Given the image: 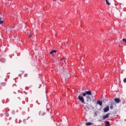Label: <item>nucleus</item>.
<instances>
[{
    "instance_id": "obj_1",
    "label": "nucleus",
    "mask_w": 126,
    "mask_h": 126,
    "mask_svg": "<svg viewBox=\"0 0 126 126\" xmlns=\"http://www.w3.org/2000/svg\"><path fill=\"white\" fill-rule=\"evenodd\" d=\"M82 95L83 97H86L87 102H91L92 101V99H91V97H90L92 96V92H91V91H86L83 93Z\"/></svg>"
},
{
    "instance_id": "obj_2",
    "label": "nucleus",
    "mask_w": 126,
    "mask_h": 126,
    "mask_svg": "<svg viewBox=\"0 0 126 126\" xmlns=\"http://www.w3.org/2000/svg\"><path fill=\"white\" fill-rule=\"evenodd\" d=\"M78 99L80 101V102H81V103H82V104H85V102L84 100V98L83 97V96H81L80 95L78 96Z\"/></svg>"
},
{
    "instance_id": "obj_3",
    "label": "nucleus",
    "mask_w": 126,
    "mask_h": 126,
    "mask_svg": "<svg viewBox=\"0 0 126 126\" xmlns=\"http://www.w3.org/2000/svg\"><path fill=\"white\" fill-rule=\"evenodd\" d=\"M111 114L110 113H107L105 115H103L102 116L103 120H106L107 118H109V116H110Z\"/></svg>"
},
{
    "instance_id": "obj_4",
    "label": "nucleus",
    "mask_w": 126,
    "mask_h": 126,
    "mask_svg": "<svg viewBox=\"0 0 126 126\" xmlns=\"http://www.w3.org/2000/svg\"><path fill=\"white\" fill-rule=\"evenodd\" d=\"M114 101L115 103H117V104H119V103H121V99H120V98H115Z\"/></svg>"
},
{
    "instance_id": "obj_5",
    "label": "nucleus",
    "mask_w": 126,
    "mask_h": 126,
    "mask_svg": "<svg viewBox=\"0 0 126 126\" xmlns=\"http://www.w3.org/2000/svg\"><path fill=\"white\" fill-rule=\"evenodd\" d=\"M109 110H110V109L109 108V106H107L106 108H104V113H107V112H108Z\"/></svg>"
},
{
    "instance_id": "obj_6",
    "label": "nucleus",
    "mask_w": 126,
    "mask_h": 126,
    "mask_svg": "<svg viewBox=\"0 0 126 126\" xmlns=\"http://www.w3.org/2000/svg\"><path fill=\"white\" fill-rule=\"evenodd\" d=\"M54 53H57V51L55 50H52L50 52V55H52L53 57H54L55 56V54H53Z\"/></svg>"
},
{
    "instance_id": "obj_7",
    "label": "nucleus",
    "mask_w": 126,
    "mask_h": 126,
    "mask_svg": "<svg viewBox=\"0 0 126 126\" xmlns=\"http://www.w3.org/2000/svg\"><path fill=\"white\" fill-rule=\"evenodd\" d=\"M96 103L97 104H98L99 106H102V105H103V103L101 100H98Z\"/></svg>"
},
{
    "instance_id": "obj_8",
    "label": "nucleus",
    "mask_w": 126,
    "mask_h": 126,
    "mask_svg": "<svg viewBox=\"0 0 126 126\" xmlns=\"http://www.w3.org/2000/svg\"><path fill=\"white\" fill-rule=\"evenodd\" d=\"M116 105V104L114 103V102H112L110 106V109L111 110H113V109L114 108V105Z\"/></svg>"
},
{
    "instance_id": "obj_9",
    "label": "nucleus",
    "mask_w": 126,
    "mask_h": 126,
    "mask_svg": "<svg viewBox=\"0 0 126 126\" xmlns=\"http://www.w3.org/2000/svg\"><path fill=\"white\" fill-rule=\"evenodd\" d=\"M11 29V28H10V27L7 28L6 29V32H8V31H10Z\"/></svg>"
},
{
    "instance_id": "obj_10",
    "label": "nucleus",
    "mask_w": 126,
    "mask_h": 126,
    "mask_svg": "<svg viewBox=\"0 0 126 126\" xmlns=\"http://www.w3.org/2000/svg\"><path fill=\"white\" fill-rule=\"evenodd\" d=\"M106 125L105 126H110V122L108 121H106L105 122Z\"/></svg>"
},
{
    "instance_id": "obj_11",
    "label": "nucleus",
    "mask_w": 126,
    "mask_h": 126,
    "mask_svg": "<svg viewBox=\"0 0 126 126\" xmlns=\"http://www.w3.org/2000/svg\"><path fill=\"white\" fill-rule=\"evenodd\" d=\"M91 125H92V123H91V122H88L86 123V126H91Z\"/></svg>"
},
{
    "instance_id": "obj_12",
    "label": "nucleus",
    "mask_w": 126,
    "mask_h": 126,
    "mask_svg": "<svg viewBox=\"0 0 126 126\" xmlns=\"http://www.w3.org/2000/svg\"><path fill=\"white\" fill-rule=\"evenodd\" d=\"M105 1L106 2L107 4H108V5H111V3H110V2H109V1H108V0H105Z\"/></svg>"
},
{
    "instance_id": "obj_13",
    "label": "nucleus",
    "mask_w": 126,
    "mask_h": 126,
    "mask_svg": "<svg viewBox=\"0 0 126 126\" xmlns=\"http://www.w3.org/2000/svg\"><path fill=\"white\" fill-rule=\"evenodd\" d=\"M123 42H124V43H126V39H125V38L123 39Z\"/></svg>"
},
{
    "instance_id": "obj_14",
    "label": "nucleus",
    "mask_w": 126,
    "mask_h": 126,
    "mask_svg": "<svg viewBox=\"0 0 126 126\" xmlns=\"http://www.w3.org/2000/svg\"><path fill=\"white\" fill-rule=\"evenodd\" d=\"M2 23H3V21L2 20L0 21V24H2Z\"/></svg>"
},
{
    "instance_id": "obj_15",
    "label": "nucleus",
    "mask_w": 126,
    "mask_h": 126,
    "mask_svg": "<svg viewBox=\"0 0 126 126\" xmlns=\"http://www.w3.org/2000/svg\"><path fill=\"white\" fill-rule=\"evenodd\" d=\"M124 82L125 83H126V78H125L124 79Z\"/></svg>"
},
{
    "instance_id": "obj_16",
    "label": "nucleus",
    "mask_w": 126,
    "mask_h": 126,
    "mask_svg": "<svg viewBox=\"0 0 126 126\" xmlns=\"http://www.w3.org/2000/svg\"><path fill=\"white\" fill-rule=\"evenodd\" d=\"M30 38H31L32 37V35H30Z\"/></svg>"
},
{
    "instance_id": "obj_17",
    "label": "nucleus",
    "mask_w": 126,
    "mask_h": 126,
    "mask_svg": "<svg viewBox=\"0 0 126 126\" xmlns=\"http://www.w3.org/2000/svg\"><path fill=\"white\" fill-rule=\"evenodd\" d=\"M25 76H26L27 77V74H25Z\"/></svg>"
},
{
    "instance_id": "obj_18",
    "label": "nucleus",
    "mask_w": 126,
    "mask_h": 126,
    "mask_svg": "<svg viewBox=\"0 0 126 126\" xmlns=\"http://www.w3.org/2000/svg\"><path fill=\"white\" fill-rule=\"evenodd\" d=\"M1 21V18L0 17V21Z\"/></svg>"
}]
</instances>
